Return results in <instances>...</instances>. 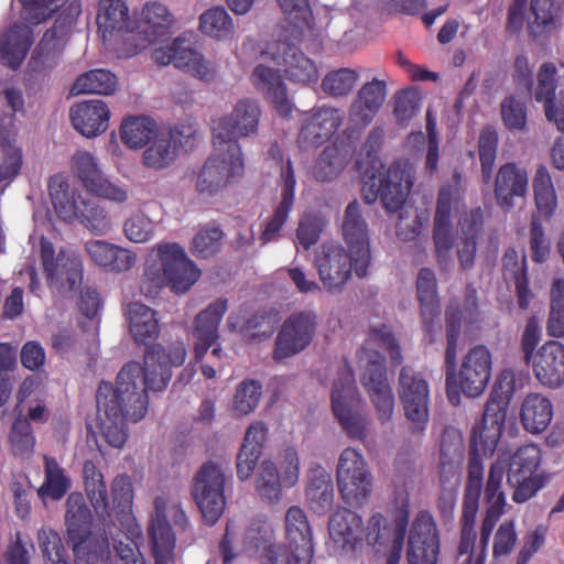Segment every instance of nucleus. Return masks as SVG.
<instances>
[{
  "instance_id": "f257e3e1",
  "label": "nucleus",
  "mask_w": 564,
  "mask_h": 564,
  "mask_svg": "<svg viewBox=\"0 0 564 564\" xmlns=\"http://www.w3.org/2000/svg\"><path fill=\"white\" fill-rule=\"evenodd\" d=\"M183 341L164 347L154 344L144 352V366L128 362L117 376L116 386L107 381L99 383L96 402L98 413L105 414L100 430L105 441L121 448L128 440L127 421L138 422L148 412V390L162 391L172 378V367H180L186 359Z\"/></svg>"
},
{
  "instance_id": "f03ea898",
  "label": "nucleus",
  "mask_w": 564,
  "mask_h": 564,
  "mask_svg": "<svg viewBox=\"0 0 564 564\" xmlns=\"http://www.w3.org/2000/svg\"><path fill=\"white\" fill-rule=\"evenodd\" d=\"M212 133L218 153L205 162L196 183L197 192L208 196L243 174L245 162L238 141L247 137V101L240 100L230 115L214 119Z\"/></svg>"
},
{
  "instance_id": "7ed1b4c3",
  "label": "nucleus",
  "mask_w": 564,
  "mask_h": 564,
  "mask_svg": "<svg viewBox=\"0 0 564 564\" xmlns=\"http://www.w3.org/2000/svg\"><path fill=\"white\" fill-rule=\"evenodd\" d=\"M464 207L460 191L456 185L441 189L434 220L433 240L438 262L444 269L452 263L451 216L453 212L459 214L460 241L457 245V254L460 265L463 269H469L474 264L477 249L476 239L482 224V212L480 208L463 210Z\"/></svg>"
},
{
  "instance_id": "20e7f679",
  "label": "nucleus",
  "mask_w": 564,
  "mask_h": 564,
  "mask_svg": "<svg viewBox=\"0 0 564 564\" xmlns=\"http://www.w3.org/2000/svg\"><path fill=\"white\" fill-rule=\"evenodd\" d=\"M377 347L388 351L397 364L401 360V354L391 330L382 325L371 328L359 355L360 367L364 368L362 384L368 391L378 419L384 423L393 416L395 400L386 377L383 357L376 350Z\"/></svg>"
},
{
  "instance_id": "39448f33",
  "label": "nucleus",
  "mask_w": 564,
  "mask_h": 564,
  "mask_svg": "<svg viewBox=\"0 0 564 564\" xmlns=\"http://www.w3.org/2000/svg\"><path fill=\"white\" fill-rule=\"evenodd\" d=\"M524 375L511 368L498 375L481 422L473 430L474 445L482 452H495L506 422L510 400L523 386Z\"/></svg>"
},
{
  "instance_id": "423d86ee",
  "label": "nucleus",
  "mask_w": 564,
  "mask_h": 564,
  "mask_svg": "<svg viewBox=\"0 0 564 564\" xmlns=\"http://www.w3.org/2000/svg\"><path fill=\"white\" fill-rule=\"evenodd\" d=\"M387 532L386 519L380 513L371 516L365 528L359 514L348 509H339L328 522L329 547L335 553H349L361 549L366 542L380 552Z\"/></svg>"
},
{
  "instance_id": "0eeeda50",
  "label": "nucleus",
  "mask_w": 564,
  "mask_h": 564,
  "mask_svg": "<svg viewBox=\"0 0 564 564\" xmlns=\"http://www.w3.org/2000/svg\"><path fill=\"white\" fill-rule=\"evenodd\" d=\"M564 0H513L508 10L507 26L519 32L527 25L534 39L546 36L561 29Z\"/></svg>"
},
{
  "instance_id": "6e6552de",
  "label": "nucleus",
  "mask_w": 564,
  "mask_h": 564,
  "mask_svg": "<svg viewBox=\"0 0 564 564\" xmlns=\"http://www.w3.org/2000/svg\"><path fill=\"white\" fill-rule=\"evenodd\" d=\"M332 409L346 434L364 441L369 434V419L364 413L362 402L357 393L352 371L344 366L332 389Z\"/></svg>"
},
{
  "instance_id": "1a4fd4ad",
  "label": "nucleus",
  "mask_w": 564,
  "mask_h": 564,
  "mask_svg": "<svg viewBox=\"0 0 564 564\" xmlns=\"http://www.w3.org/2000/svg\"><path fill=\"white\" fill-rule=\"evenodd\" d=\"M542 459V451L535 444L523 445L510 456L507 481L513 488L514 502H527L547 484L550 477L541 470Z\"/></svg>"
},
{
  "instance_id": "9d476101",
  "label": "nucleus",
  "mask_w": 564,
  "mask_h": 564,
  "mask_svg": "<svg viewBox=\"0 0 564 564\" xmlns=\"http://www.w3.org/2000/svg\"><path fill=\"white\" fill-rule=\"evenodd\" d=\"M225 481L221 468L212 460L203 464L193 479L192 496L207 525H214L225 511Z\"/></svg>"
},
{
  "instance_id": "9b49d317",
  "label": "nucleus",
  "mask_w": 564,
  "mask_h": 564,
  "mask_svg": "<svg viewBox=\"0 0 564 564\" xmlns=\"http://www.w3.org/2000/svg\"><path fill=\"white\" fill-rule=\"evenodd\" d=\"M337 486L345 502L364 505L372 490L371 473L365 457L355 448H345L337 465Z\"/></svg>"
},
{
  "instance_id": "f8f14e48",
  "label": "nucleus",
  "mask_w": 564,
  "mask_h": 564,
  "mask_svg": "<svg viewBox=\"0 0 564 564\" xmlns=\"http://www.w3.org/2000/svg\"><path fill=\"white\" fill-rule=\"evenodd\" d=\"M413 186V167L408 162H394L383 173L373 176L371 187L376 191L364 189L367 203H372L380 196L389 212H397L406 205V198Z\"/></svg>"
},
{
  "instance_id": "ddd939ff",
  "label": "nucleus",
  "mask_w": 564,
  "mask_h": 564,
  "mask_svg": "<svg viewBox=\"0 0 564 564\" xmlns=\"http://www.w3.org/2000/svg\"><path fill=\"white\" fill-rule=\"evenodd\" d=\"M152 58L162 66L173 64L176 68L204 82L213 80L216 75L213 64L194 50L184 36L175 37L165 47L154 48Z\"/></svg>"
},
{
  "instance_id": "4468645a",
  "label": "nucleus",
  "mask_w": 564,
  "mask_h": 564,
  "mask_svg": "<svg viewBox=\"0 0 564 564\" xmlns=\"http://www.w3.org/2000/svg\"><path fill=\"white\" fill-rule=\"evenodd\" d=\"M156 250L166 285L175 294L186 293L199 279V268L177 242L161 243Z\"/></svg>"
},
{
  "instance_id": "2eb2a0df",
  "label": "nucleus",
  "mask_w": 564,
  "mask_h": 564,
  "mask_svg": "<svg viewBox=\"0 0 564 564\" xmlns=\"http://www.w3.org/2000/svg\"><path fill=\"white\" fill-rule=\"evenodd\" d=\"M441 552V536L433 516L420 511L411 523L408 535V564H437Z\"/></svg>"
},
{
  "instance_id": "dca6fc26",
  "label": "nucleus",
  "mask_w": 564,
  "mask_h": 564,
  "mask_svg": "<svg viewBox=\"0 0 564 564\" xmlns=\"http://www.w3.org/2000/svg\"><path fill=\"white\" fill-rule=\"evenodd\" d=\"M399 397L413 431H423L430 416V388L422 375L403 368L399 377Z\"/></svg>"
},
{
  "instance_id": "f3484780",
  "label": "nucleus",
  "mask_w": 564,
  "mask_h": 564,
  "mask_svg": "<svg viewBox=\"0 0 564 564\" xmlns=\"http://www.w3.org/2000/svg\"><path fill=\"white\" fill-rule=\"evenodd\" d=\"M314 265L325 290L335 292L343 289L351 276L356 261L352 252L341 246L324 243L315 252Z\"/></svg>"
},
{
  "instance_id": "a211bd4d",
  "label": "nucleus",
  "mask_w": 564,
  "mask_h": 564,
  "mask_svg": "<svg viewBox=\"0 0 564 564\" xmlns=\"http://www.w3.org/2000/svg\"><path fill=\"white\" fill-rule=\"evenodd\" d=\"M74 173L86 191L97 197L122 204L128 200L126 186L111 182L99 169L96 158L87 151L73 155Z\"/></svg>"
},
{
  "instance_id": "6ab92c4d",
  "label": "nucleus",
  "mask_w": 564,
  "mask_h": 564,
  "mask_svg": "<svg viewBox=\"0 0 564 564\" xmlns=\"http://www.w3.org/2000/svg\"><path fill=\"white\" fill-rule=\"evenodd\" d=\"M300 476V459L294 448L283 451L280 460V470L270 460H263L258 469L256 486L259 494L269 501H279L281 485L294 486Z\"/></svg>"
},
{
  "instance_id": "aec40b11",
  "label": "nucleus",
  "mask_w": 564,
  "mask_h": 564,
  "mask_svg": "<svg viewBox=\"0 0 564 564\" xmlns=\"http://www.w3.org/2000/svg\"><path fill=\"white\" fill-rule=\"evenodd\" d=\"M491 370L490 350L484 345L475 346L464 356L454 388H459L468 397H478L485 391Z\"/></svg>"
},
{
  "instance_id": "412c9836",
  "label": "nucleus",
  "mask_w": 564,
  "mask_h": 564,
  "mask_svg": "<svg viewBox=\"0 0 564 564\" xmlns=\"http://www.w3.org/2000/svg\"><path fill=\"white\" fill-rule=\"evenodd\" d=\"M315 326L316 317L311 312L294 313L286 318L276 337L274 359L281 361L305 349L313 339Z\"/></svg>"
},
{
  "instance_id": "4be33fe9",
  "label": "nucleus",
  "mask_w": 564,
  "mask_h": 564,
  "mask_svg": "<svg viewBox=\"0 0 564 564\" xmlns=\"http://www.w3.org/2000/svg\"><path fill=\"white\" fill-rule=\"evenodd\" d=\"M341 235L356 261V274L360 278L367 274L370 264V242L368 226L365 221L360 205L355 200L348 204L341 223Z\"/></svg>"
},
{
  "instance_id": "5701e85b",
  "label": "nucleus",
  "mask_w": 564,
  "mask_h": 564,
  "mask_svg": "<svg viewBox=\"0 0 564 564\" xmlns=\"http://www.w3.org/2000/svg\"><path fill=\"white\" fill-rule=\"evenodd\" d=\"M40 258L48 283L66 282L69 289H75L83 279L80 261L65 251L55 254L54 245L42 236L40 239Z\"/></svg>"
},
{
  "instance_id": "b1692460",
  "label": "nucleus",
  "mask_w": 564,
  "mask_h": 564,
  "mask_svg": "<svg viewBox=\"0 0 564 564\" xmlns=\"http://www.w3.org/2000/svg\"><path fill=\"white\" fill-rule=\"evenodd\" d=\"M525 364L531 366L534 377L543 387L555 389L564 384L563 343L545 341Z\"/></svg>"
},
{
  "instance_id": "393cba45",
  "label": "nucleus",
  "mask_w": 564,
  "mask_h": 564,
  "mask_svg": "<svg viewBox=\"0 0 564 564\" xmlns=\"http://www.w3.org/2000/svg\"><path fill=\"white\" fill-rule=\"evenodd\" d=\"M285 541L301 564H310L314 555L313 534L303 509L293 506L288 509L284 521Z\"/></svg>"
},
{
  "instance_id": "a878e982",
  "label": "nucleus",
  "mask_w": 564,
  "mask_h": 564,
  "mask_svg": "<svg viewBox=\"0 0 564 564\" xmlns=\"http://www.w3.org/2000/svg\"><path fill=\"white\" fill-rule=\"evenodd\" d=\"M505 460L498 459L490 467L488 480L485 488V495L489 503L486 517L481 524L480 542L482 546H487L491 532L505 512L507 505L506 494L502 490V481L505 478Z\"/></svg>"
},
{
  "instance_id": "bb28decb",
  "label": "nucleus",
  "mask_w": 564,
  "mask_h": 564,
  "mask_svg": "<svg viewBox=\"0 0 564 564\" xmlns=\"http://www.w3.org/2000/svg\"><path fill=\"white\" fill-rule=\"evenodd\" d=\"M227 308V300L218 299L196 315L193 323L196 361H200L219 338V324Z\"/></svg>"
},
{
  "instance_id": "cd10ccee",
  "label": "nucleus",
  "mask_w": 564,
  "mask_h": 564,
  "mask_svg": "<svg viewBox=\"0 0 564 564\" xmlns=\"http://www.w3.org/2000/svg\"><path fill=\"white\" fill-rule=\"evenodd\" d=\"M96 22L104 44L127 34V42H134L137 34L128 31L129 9L123 0H100Z\"/></svg>"
},
{
  "instance_id": "c85d7f7f",
  "label": "nucleus",
  "mask_w": 564,
  "mask_h": 564,
  "mask_svg": "<svg viewBox=\"0 0 564 564\" xmlns=\"http://www.w3.org/2000/svg\"><path fill=\"white\" fill-rule=\"evenodd\" d=\"M74 19L67 22L56 19L52 29L47 30L29 61V67L34 73H46L53 69L63 53V36L72 25Z\"/></svg>"
},
{
  "instance_id": "c756f323",
  "label": "nucleus",
  "mask_w": 564,
  "mask_h": 564,
  "mask_svg": "<svg viewBox=\"0 0 564 564\" xmlns=\"http://www.w3.org/2000/svg\"><path fill=\"white\" fill-rule=\"evenodd\" d=\"M65 522L68 543L72 544L74 555L84 558L87 542L85 536L90 532L91 512L82 494L73 492L66 500Z\"/></svg>"
},
{
  "instance_id": "7c9ffc66",
  "label": "nucleus",
  "mask_w": 564,
  "mask_h": 564,
  "mask_svg": "<svg viewBox=\"0 0 564 564\" xmlns=\"http://www.w3.org/2000/svg\"><path fill=\"white\" fill-rule=\"evenodd\" d=\"M110 111L107 104L99 99L77 102L69 109L73 127L86 138H95L108 129Z\"/></svg>"
},
{
  "instance_id": "2f4dec72",
  "label": "nucleus",
  "mask_w": 564,
  "mask_h": 564,
  "mask_svg": "<svg viewBox=\"0 0 564 564\" xmlns=\"http://www.w3.org/2000/svg\"><path fill=\"white\" fill-rule=\"evenodd\" d=\"M278 65H284L290 78L300 83H314L318 78L316 65L285 42L272 43L269 50L263 52Z\"/></svg>"
},
{
  "instance_id": "473e14b6",
  "label": "nucleus",
  "mask_w": 564,
  "mask_h": 564,
  "mask_svg": "<svg viewBox=\"0 0 564 564\" xmlns=\"http://www.w3.org/2000/svg\"><path fill=\"white\" fill-rule=\"evenodd\" d=\"M556 66L544 63L538 72V85L534 89V99L544 104V113L547 121L564 132V106L556 100Z\"/></svg>"
},
{
  "instance_id": "72a5a7b5",
  "label": "nucleus",
  "mask_w": 564,
  "mask_h": 564,
  "mask_svg": "<svg viewBox=\"0 0 564 564\" xmlns=\"http://www.w3.org/2000/svg\"><path fill=\"white\" fill-rule=\"evenodd\" d=\"M529 186V175L524 167L514 163L502 165L497 174L495 195L500 207L511 209L514 198H525Z\"/></svg>"
},
{
  "instance_id": "f704fd0d",
  "label": "nucleus",
  "mask_w": 564,
  "mask_h": 564,
  "mask_svg": "<svg viewBox=\"0 0 564 564\" xmlns=\"http://www.w3.org/2000/svg\"><path fill=\"white\" fill-rule=\"evenodd\" d=\"M344 115L334 108H318L311 112L301 129L299 141L303 147L317 145L330 138L343 123Z\"/></svg>"
},
{
  "instance_id": "c9c22d12",
  "label": "nucleus",
  "mask_w": 564,
  "mask_h": 564,
  "mask_svg": "<svg viewBox=\"0 0 564 564\" xmlns=\"http://www.w3.org/2000/svg\"><path fill=\"white\" fill-rule=\"evenodd\" d=\"M32 44V29L26 24L14 23L0 34V63L17 70L25 59Z\"/></svg>"
},
{
  "instance_id": "e433bc0d",
  "label": "nucleus",
  "mask_w": 564,
  "mask_h": 564,
  "mask_svg": "<svg viewBox=\"0 0 564 564\" xmlns=\"http://www.w3.org/2000/svg\"><path fill=\"white\" fill-rule=\"evenodd\" d=\"M85 249L95 264L110 272L128 271L137 261V254L131 250L104 240L88 241Z\"/></svg>"
},
{
  "instance_id": "4c0bfd02",
  "label": "nucleus",
  "mask_w": 564,
  "mask_h": 564,
  "mask_svg": "<svg viewBox=\"0 0 564 564\" xmlns=\"http://www.w3.org/2000/svg\"><path fill=\"white\" fill-rule=\"evenodd\" d=\"M553 414L552 401L542 393H529L521 403L520 421L530 434L543 433L552 422Z\"/></svg>"
},
{
  "instance_id": "58836bf2",
  "label": "nucleus",
  "mask_w": 564,
  "mask_h": 564,
  "mask_svg": "<svg viewBox=\"0 0 564 564\" xmlns=\"http://www.w3.org/2000/svg\"><path fill=\"white\" fill-rule=\"evenodd\" d=\"M386 99V85L373 79L365 84L350 106V120L356 124H367L376 116Z\"/></svg>"
},
{
  "instance_id": "ea45409f",
  "label": "nucleus",
  "mask_w": 564,
  "mask_h": 564,
  "mask_svg": "<svg viewBox=\"0 0 564 564\" xmlns=\"http://www.w3.org/2000/svg\"><path fill=\"white\" fill-rule=\"evenodd\" d=\"M144 43L135 46L132 54H137L147 47L148 44L155 42L159 37L169 33L175 19L167 7L159 1L147 2L141 12Z\"/></svg>"
},
{
  "instance_id": "a19ab883",
  "label": "nucleus",
  "mask_w": 564,
  "mask_h": 564,
  "mask_svg": "<svg viewBox=\"0 0 564 564\" xmlns=\"http://www.w3.org/2000/svg\"><path fill=\"white\" fill-rule=\"evenodd\" d=\"M155 518L152 519L149 528L152 554L154 558L174 557L175 535L164 513V501L162 498L154 500Z\"/></svg>"
},
{
  "instance_id": "79ce46f5",
  "label": "nucleus",
  "mask_w": 564,
  "mask_h": 564,
  "mask_svg": "<svg viewBox=\"0 0 564 564\" xmlns=\"http://www.w3.org/2000/svg\"><path fill=\"white\" fill-rule=\"evenodd\" d=\"M130 333L137 344L148 346L160 334L155 312L140 302H132L126 312Z\"/></svg>"
},
{
  "instance_id": "37998d69",
  "label": "nucleus",
  "mask_w": 564,
  "mask_h": 564,
  "mask_svg": "<svg viewBox=\"0 0 564 564\" xmlns=\"http://www.w3.org/2000/svg\"><path fill=\"white\" fill-rule=\"evenodd\" d=\"M350 145L339 148L336 144L328 145L318 156L313 175L318 182H332L338 177L352 158Z\"/></svg>"
},
{
  "instance_id": "c03bdc74",
  "label": "nucleus",
  "mask_w": 564,
  "mask_h": 564,
  "mask_svg": "<svg viewBox=\"0 0 564 564\" xmlns=\"http://www.w3.org/2000/svg\"><path fill=\"white\" fill-rule=\"evenodd\" d=\"M296 180L291 162H288L285 175H284V187L282 193V200L274 212L273 217L267 223L264 230L261 235L263 243H268L275 239L282 226L284 225L289 213L294 203V189Z\"/></svg>"
},
{
  "instance_id": "a18cd8bd",
  "label": "nucleus",
  "mask_w": 564,
  "mask_h": 564,
  "mask_svg": "<svg viewBox=\"0 0 564 564\" xmlns=\"http://www.w3.org/2000/svg\"><path fill=\"white\" fill-rule=\"evenodd\" d=\"M83 478L86 495L97 514L109 516V498L102 473L93 460L83 465Z\"/></svg>"
},
{
  "instance_id": "49530a36",
  "label": "nucleus",
  "mask_w": 564,
  "mask_h": 564,
  "mask_svg": "<svg viewBox=\"0 0 564 564\" xmlns=\"http://www.w3.org/2000/svg\"><path fill=\"white\" fill-rule=\"evenodd\" d=\"M306 497L315 512H325L332 507L334 500L333 481L330 475L323 467H316L310 471Z\"/></svg>"
},
{
  "instance_id": "de8ad7c7",
  "label": "nucleus",
  "mask_w": 564,
  "mask_h": 564,
  "mask_svg": "<svg viewBox=\"0 0 564 564\" xmlns=\"http://www.w3.org/2000/svg\"><path fill=\"white\" fill-rule=\"evenodd\" d=\"M534 203L538 213L549 218L557 207V195L552 176L545 165H539L532 180Z\"/></svg>"
},
{
  "instance_id": "09e8293b",
  "label": "nucleus",
  "mask_w": 564,
  "mask_h": 564,
  "mask_svg": "<svg viewBox=\"0 0 564 564\" xmlns=\"http://www.w3.org/2000/svg\"><path fill=\"white\" fill-rule=\"evenodd\" d=\"M50 195L58 218L67 223L77 219L86 199L80 193L70 189L67 183L61 182L58 186L55 183L50 185Z\"/></svg>"
},
{
  "instance_id": "8fccbe9b",
  "label": "nucleus",
  "mask_w": 564,
  "mask_h": 564,
  "mask_svg": "<svg viewBox=\"0 0 564 564\" xmlns=\"http://www.w3.org/2000/svg\"><path fill=\"white\" fill-rule=\"evenodd\" d=\"M254 77L261 88L274 104L279 113L288 117L292 112V105L286 95V88L279 74L269 67L259 66L254 69Z\"/></svg>"
},
{
  "instance_id": "3c124183",
  "label": "nucleus",
  "mask_w": 564,
  "mask_h": 564,
  "mask_svg": "<svg viewBox=\"0 0 564 564\" xmlns=\"http://www.w3.org/2000/svg\"><path fill=\"white\" fill-rule=\"evenodd\" d=\"M121 140L131 149L147 145L156 133V122L145 116L131 117L121 124Z\"/></svg>"
},
{
  "instance_id": "603ef678",
  "label": "nucleus",
  "mask_w": 564,
  "mask_h": 564,
  "mask_svg": "<svg viewBox=\"0 0 564 564\" xmlns=\"http://www.w3.org/2000/svg\"><path fill=\"white\" fill-rule=\"evenodd\" d=\"M117 77L106 69H91L77 77L70 91L79 94L110 95L115 91Z\"/></svg>"
},
{
  "instance_id": "864d4df0",
  "label": "nucleus",
  "mask_w": 564,
  "mask_h": 564,
  "mask_svg": "<svg viewBox=\"0 0 564 564\" xmlns=\"http://www.w3.org/2000/svg\"><path fill=\"white\" fill-rule=\"evenodd\" d=\"M44 481L37 494L41 498L59 500L70 487V481L57 460L51 456H44Z\"/></svg>"
},
{
  "instance_id": "5fc2aeb1",
  "label": "nucleus",
  "mask_w": 564,
  "mask_h": 564,
  "mask_svg": "<svg viewBox=\"0 0 564 564\" xmlns=\"http://www.w3.org/2000/svg\"><path fill=\"white\" fill-rule=\"evenodd\" d=\"M398 212L395 231L397 236L404 241L415 239L430 220L427 209L417 208L411 204L400 207Z\"/></svg>"
},
{
  "instance_id": "6e6d98bb",
  "label": "nucleus",
  "mask_w": 564,
  "mask_h": 564,
  "mask_svg": "<svg viewBox=\"0 0 564 564\" xmlns=\"http://www.w3.org/2000/svg\"><path fill=\"white\" fill-rule=\"evenodd\" d=\"M416 286L423 321L426 325L432 324L434 318L440 314L434 273L430 269H421L417 275Z\"/></svg>"
},
{
  "instance_id": "4d7b16f0",
  "label": "nucleus",
  "mask_w": 564,
  "mask_h": 564,
  "mask_svg": "<svg viewBox=\"0 0 564 564\" xmlns=\"http://www.w3.org/2000/svg\"><path fill=\"white\" fill-rule=\"evenodd\" d=\"M546 333L553 338L564 337V279L555 278L550 286Z\"/></svg>"
},
{
  "instance_id": "13d9d810",
  "label": "nucleus",
  "mask_w": 564,
  "mask_h": 564,
  "mask_svg": "<svg viewBox=\"0 0 564 564\" xmlns=\"http://www.w3.org/2000/svg\"><path fill=\"white\" fill-rule=\"evenodd\" d=\"M466 317L460 312L449 310L447 312V348L445 359L447 364L446 386L449 400L453 401V389L455 382V359L457 352V337Z\"/></svg>"
},
{
  "instance_id": "bf43d9fd",
  "label": "nucleus",
  "mask_w": 564,
  "mask_h": 564,
  "mask_svg": "<svg viewBox=\"0 0 564 564\" xmlns=\"http://www.w3.org/2000/svg\"><path fill=\"white\" fill-rule=\"evenodd\" d=\"M199 30L210 37L220 40L231 34L234 24L225 8L213 7L199 17Z\"/></svg>"
},
{
  "instance_id": "052dcab7",
  "label": "nucleus",
  "mask_w": 564,
  "mask_h": 564,
  "mask_svg": "<svg viewBox=\"0 0 564 564\" xmlns=\"http://www.w3.org/2000/svg\"><path fill=\"white\" fill-rule=\"evenodd\" d=\"M11 451L14 456H28L32 454L35 445L31 423L25 417H15L9 434Z\"/></svg>"
},
{
  "instance_id": "680f3d73",
  "label": "nucleus",
  "mask_w": 564,
  "mask_h": 564,
  "mask_svg": "<svg viewBox=\"0 0 564 564\" xmlns=\"http://www.w3.org/2000/svg\"><path fill=\"white\" fill-rule=\"evenodd\" d=\"M77 220L96 235H104L111 227L110 217L105 208L89 198L85 199Z\"/></svg>"
},
{
  "instance_id": "e2e57ef3",
  "label": "nucleus",
  "mask_w": 564,
  "mask_h": 564,
  "mask_svg": "<svg viewBox=\"0 0 564 564\" xmlns=\"http://www.w3.org/2000/svg\"><path fill=\"white\" fill-rule=\"evenodd\" d=\"M359 75L356 70L340 68L328 73L322 83L323 90L334 97L348 95L356 86Z\"/></svg>"
},
{
  "instance_id": "0e129e2a",
  "label": "nucleus",
  "mask_w": 564,
  "mask_h": 564,
  "mask_svg": "<svg viewBox=\"0 0 564 564\" xmlns=\"http://www.w3.org/2000/svg\"><path fill=\"white\" fill-rule=\"evenodd\" d=\"M176 148L171 139H159L143 152L142 160L147 167L163 170L176 159Z\"/></svg>"
},
{
  "instance_id": "69168bd1",
  "label": "nucleus",
  "mask_w": 564,
  "mask_h": 564,
  "mask_svg": "<svg viewBox=\"0 0 564 564\" xmlns=\"http://www.w3.org/2000/svg\"><path fill=\"white\" fill-rule=\"evenodd\" d=\"M549 530L547 524L540 523L523 535L522 545L517 555L516 564H528L533 556L544 547Z\"/></svg>"
},
{
  "instance_id": "338daca9",
  "label": "nucleus",
  "mask_w": 564,
  "mask_h": 564,
  "mask_svg": "<svg viewBox=\"0 0 564 564\" xmlns=\"http://www.w3.org/2000/svg\"><path fill=\"white\" fill-rule=\"evenodd\" d=\"M39 542L47 564H70L61 536L53 530H41Z\"/></svg>"
},
{
  "instance_id": "774afa93",
  "label": "nucleus",
  "mask_w": 564,
  "mask_h": 564,
  "mask_svg": "<svg viewBox=\"0 0 564 564\" xmlns=\"http://www.w3.org/2000/svg\"><path fill=\"white\" fill-rule=\"evenodd\" d=\"M123 234L132 242H147L153 237L154 223L144 213L138 212L124 221Z\"/></svg>"
}]
</instances>
